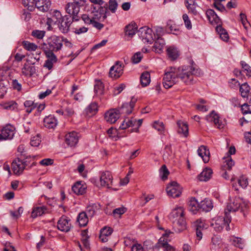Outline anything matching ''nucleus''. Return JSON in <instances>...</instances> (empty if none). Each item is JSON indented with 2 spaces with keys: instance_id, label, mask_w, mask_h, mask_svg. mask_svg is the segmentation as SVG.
Listing matches in <instances>:
<instances>
[{
  "instance_id": "nucleus-43",
  "label": "nucleus",
  "mask_w": 251,
  "mask_h": 251,
  "mask_svg": "<svg viewBox=\"0 0 251 251\" xmlns=\"http://www.w3.org/2000/svg\"><path fill=\"white\" fill-rule=\"evenodd\" d=\"M22 44L24 48L28 51H35L38 48L36 44L27 41H23Z\"/></svg>"
},
{
  "instance_id": "nucleus-24",
  "label": "nucleus",
  "mask_w": 251,
  "mask_h": 251,
  "mask_svg": "<svg viewBox=\"0 0 251 251\" xmlns=\"http://www.w3.org/2000/svg\"><path fill=\"white\" fill-rule=\"evenodd\" d=\"M198 153L204 163H207L210 158V152L205 146L202 145L198 150Z\"/></svg>"
},
{
  "instance_id": "nucleus-18",
  "label": "nucleus",
  "mask_w": 251,
  "mask_h": 251,
  "mask_svg": "<svg viewBox=\"0 0 251 251\" xmlns=\"http://www.w3.org/2000/svg\"><path fill=\"white\" fill-rule=\"evenodd\" d=\"M71 224L66 217H61L57 222V228L61 231L68 232L71 228Z\"/></svg>"
},
{
  "instance_id": "nucleus-21",
  "label": "nucleus",
  "mask_w": 251,
  "mask_h": 251,
  "mask_svg": "<svg viewBox=\"0 0 251 251\" xmlns=\"http://www.w3.org/2000/svg\"><path fill=\"white\" fill-rule=\"evenodd\" d=\"M206 14L208 19L212 24H216L217 25H221V19L213 10L211 9H208L207 10Z\"/></svg>"
},
{
  "instance_id": "nucleus-55",
  "label": "nucleus",
  "mask_w": 251,
  "mask_h": 251,
  "mask_svg": "<svg viewBox=\"0 0 251 251\" xmlns=\"http://www.w3.org/2000/svg\"><path fill=\"white\" fill-rule=\"evenodd\" d=\"M41 142V138L39 134H37L36 136L32 137L30 141V144L33 147H38Z\"/></svg>"
},
{
  "instance_id": "nucleus-12",
  "label": "nucleus",
  "mask_w": 251,
  "mask_h": 251,
  "mask_svg": "<svg viewBox=\"0 0 251 251\" xmlns=\"http://www.w3.org/2000/svg\"><path fill=\"white\" fill-rule=\"evenodd\" d=\"M136 101L137 99L133 97L129 103L126 102L123 103L122 105L117 109L119 110L120 114H126L128 115L132 112Z\"/></svg>"
},
{
  "instance_id": "nucleus-11",
  "label": "nucleus",
  "mask_w": 251,
  "mask_h": 251,
  "mask_svg": "<svg viewBox=\"0 0 251 251\" xmlns=\"http://www.w3.org/2000/svg\"><path fill=\"white\" fill-rule=\"evenodd\" d=\"M100 185L108 188L113 185V176L109 171L102 173L100 177Z\"/></svg>"
},
{
  "instance_id": "nucleus-62",
  "label": "nucleus",
  "mask_w": 251,
  "mask_h": 251,
  "mask_svg": "<svg viewBox=\"0 0 251 251\" xmlns=\"http://www.w3.org/2000/svg\"><path fill=\"white\" fill-rule=\"evenodd\" d=\"M240 21H241L243 25L244 26V28L245 29H247L248 25H249V23L248 21H247L246 15L245 14L241 13L240 14Z\"/></svg>"
},
{
  "instance_id": "nucleus-6",
  "label": "nucleus",
  "mask_w": 251,
  "mask_h": 251,
  "mask_svg": "<svg viewBox=\"0 0 251 251\" xmlns=\"http://www.w3.org/2000/svg\"><path fill=\"white\" fill-rule=\"evenodd\" d=\"M140 38L144 43L151 44L154 39L152 36V30L151 28L144 26L140 28L138 31Z\"/></svg>"
},
{
  "instance_id": "nucleus-26",
  "label": "nucleus",
  "mask_w": 251,
  "mask_h": 251,
  "mask_svg": "<svg viewBox=\"0 0 251 251\" xmlns=\"http://www.w3.org/2000/svg\"><path fill=\"white\" fill-rule=\"evenodd\" d=\"M48 59L45 61L44 67L47 68L49 70L52 69L53 64L56 62L57 59L54 53H45Z\"/></svg>"
},
{
  "instance_id": "nucleus-2",
  "label": "nucleus",
  "mask_w": 251,
  "mask_h": 251,
  "mask_svg": "<svg viewBox=\"0 0 251 251\" xmlns=\"http://www.w3.org/2000/svg\"><path fill=\"white\" fill-rule=\"evenodd\" d=\"M63 37L55 35L48 38L46 43L43 44L42 48L45 53H54L61 50L63 46Z\"/></svg>"
},
{
  "instance_id": "nucleus-3",
  "label": "nucleus",
  "mask_w": 251,
  "mask_h": 251,
  "mask_svg": "<svg viewBox=\"0 0 251 251\" xmlns=\"http://www.w3.org/2000/svg\"><path fill=\"white\" fill-rule=\"evenodd\" d=\"M231 220V216L226 211L224 216H219L215 220H212L211 226L218 232L222 231L224 227H226L227 231H229L231 229L229 226Z\"/></svg>"
},
{
  "instance_id": "nucleus-14",
  "label": "nucleus",
  "mask_w": 251,
  "mask_h": 251,
  "mask_svg": "<svg viewBox=\"0 0 251 251\" xmlns=\"http://www.w3.org/2000/svg\"><path fill=\"white\" fill-rule=\"evenodd\" d=\"M242 202V200L240 198H235L230 202L228 203L226 208L225 209V212L227 211L228 213L231 212H236L238 210L241 206Z\"/></svg>"
},
{
  "instance_id": "nucleus-8",
  "label": "nucleus",
  "mask_w": 251,
  "mask_h": 251,
  "mask_svg": "<svg viewBox=\"0 0 251 251\" xmlns=\"http://www.w3.org/2000/svg\"><path fill=\"white\" fill-rule=\"evenodd\" d=\"M124 66L122 62L117 61L115 64L111 67L109 75L111 78L117 79L120 77L123 73Z\"/></svg>"
},
{
  "instance_id": "nucleus-28",
  "label": "nucleus",
  "mask_w": 251,
  "mask_h": 251,
  "mask_svg": "<svg viewBox=\"0 0 251 251\" xmlns=\"http://www.w3.org/2000/svg\"><path fill=\"white\" fill-rule=\"evenodd\" d=\"M213 207L212 201L208 199H205L199 203V209L205 212L210 211Z\"/></svg>"
},
{
  "instance_id": "nucleus-16",
  "label": "nucleus",
  "mask_w": 251,
  "mask_h": 251,
  "mask_svg": "<svg viewBox=\"0 0 251 251\" xmlns=\"http://www.w3.org/2000/svg\"><path fill=\"white\" fill-rule=\"evenodd\" d=\"M120 111L117 109H111L105 114V119L110 124L115 123L119 118Z\"/></svg>"
},
{
  "instance_id": "nucleus-13",
  "label": "nucleus",
  "mask_w": 251,
  "mask_h": 251,
  "mask_svg": "<svg viewBox=\"0 0 251 251\" xmlns=\"http://www.w3.org/2000/svg\"><path fill=\"white\" fill-rule=\"evenodd\" d=\"M205 119L209 122H213L215 126L219 129L223 128L225 126V123L220 120L219 115L214 111H212L209 115L206 116Z\"/></svg>"
},
{
  "instance_id": "nucleus-49",
  "label": "nucleus",
  "mask_w": 251,
  "mask_h": 251,
  "mask_svg": "<svg viewBox=\"0 0 251 251\" xmlns=\"http://www.w3.org/2000/svg\"><path fill=\"white\" fill-rule=\"evenodd\" d=\"M98 105L96 102L91 103L87 108V112L91 115L95 114L98 111Z\"/></svg>"
},
{
  "instance_id": "nucleus-15",
  "label": "nucleus",
  "mask_w": 251,
  "mask_h": 251,
  "mask_svg": "<svg viewBox=\"0 0 251 251\" xmlns=\"http://www.w3.org/2000/svg\"><path fill=\"white\" fill-rule=\"evenodd\" d=\"M79 136L75 131L68 133L65 136V143L70 147H75L78 143Z\"/></svg>"
},
{
  "instance_id": "nucleus-57",
  "label": "nucleus",
  "mask_w": 251,
  "mask_h": 251,
  "mask_svg": "<svg viewBox=\"0 0 251 251\" xmlns=\"http://www.w3.org/2000/svg\"><path fill=\"white\" fill-rule=\"evenodd\" d=\"M195 226L196 227V229L198 228V229L200 230L207 228L206 225L201 219L197 220L195 222Z\"/></svg>"
},
{
  "instance_id": "nucleus-60",
  "label": "nucleus",
  "mask_w": 251,
  "mask_h": 251,
  "mask_svg": "<svg viewBox=\"0 0 251 251\" xmlns=\"http://www.w3.org/2000/svg\"><path fill=\"white\" fill-rule=\"evenodd\" d=\"M182 18L184 21L186 27L188 29H191L192 24L188 15L186 14H183L182 16Z\"/></svg>"
},
{
  "instance_id": "nucleus-34",
  "label": "nucleus",
  "mask_w": 251,
  "mask_h": 251,
  "mask_svg": "<svg viewBox=\"0 0 251 251\" xmlns=\"http://www.w3.org/2000/svg\"><path fill=\"white\" fill-rule=\"evenodd\" d=\"M100 205L97 203L89 204L86 208V213L90 218L92 217L100 209Z\"/></svg>"
},
{
  "instance_id": "nucleus-42",
  "label": "nucleus",
  "mask_w": 251,
  "mask_h": 251,
  "mask_svg": "<svg viewBox=\"0 0 251 251\" xmlns=\"http://www.w3.org/2000/svg\"><path fill=\"white\" fill-rule=\"evenodd\" d=\"M216 29L221 39L223 41H226L228 39V35L226 30L221 25H217Z\"/></svg>"
},
{
  "instance_id": "nucleus-25",
  "label": "nucleus",
  "mask_w": 251,
  "mask_h": 251,
  "mask_svg": "<svg viewBox=\"0 0 251 251\" xmlns=\"http://www.w3.org/2000/svg\"><path fill=\"white\" fill-rule=\"evenodd\" d=\"M212 174L213 171L212 169L206 167L198 176V178L201 181H207L211 178Z\"/></svg>"
},
{
  "instance_id": "nucleus-54",
  "label": "nucleus",
  "mask_w": 251,
  "mask_h": 251,
  "mask_svg": "<svg viewBox=\"0 0 251 251\" xmlns=\"http://www.w3.org/2000/svg\"><path fill=\"white\" fill-rule=\"evenodd\" d=\"M240 64L247 76L251 77V67L244 61H241Z\"/></svg>"
},
{
  "instance_id": "nucleus-63",
  "label": "nucleus",
  "mask_w": 251,
  "mask_h": 251,
  "mask_svg": "<svg viewBox=\"0 0 251 251\" xmlns=\"http://www.w3.org/2000/svg\"><path fill=\"white\" fill-rule=\"evenodd\" d=\"M238 184L243 188L246 187L248 185L247 179L243 176L240 177L238 180Z\"/></svg>"
},
{
  "instance_id": "nucleus-53",
  "label": "nucleus",
  "mask_w": 251,
  "mask_h": 251,
  "mask_svg": "<svg viewBox=\"0 0 251 251\" xmlns=\"http://www.w3.org/2000/svg\"><path fill=\"white\" fill-rule=\"evenodd\" d=\"M232 244L241 249H243L245 246L243 240L240 238H234L232 240Z\"/></svg>"
},
{
  "instance_id": "nucleus-29",
  "label": "nucleus",
  "mask_w": 251,
  "mask_h": 251,
  "mask_svg": "<svg viewBox=\"0 0 251 251\" xmlns=\"http://www.w3.org/2000/svg\"><path fill=\"white\" fill-rule=\"evenodd\" d=\"M57 120L52 115L46 117L44 119V125L48 128H54L57 126Z\"/></svg>"
},
{
  "instance_id": "nucleus-50",
  "label": "nucleus",
  "mask_w": 251,
  "mask_h": 251,
  "mask_svg": "<svg viewBox=\"0 0 251 251\" xmlns=\"http://www.w3.org/2000/svg\"><path fill=\"white\" fill-rule=\"evenodd\" d=\"M173 156L172 151L171 147L168 146L165 148V151L163 155V159L165 161H168Z\"/></svg>"
},
{
  "instance_id": "nucleus-5",
  "label": "nucleus",
  "mask_w": 251,
  "mask_h": 251,
  "mask_svg": "<svg viewBox=\"0 0 251 251\" xmlns=\"http://www.w3.org/2000/svg\"><path fill=\"white\" fill-rule=\"evenodd\" d=\"M83 6L75 1L67 3L64 9L66 12L72 18L73 21H77L80 18L79 12L81 7Z\"/></svg>"
},
{
  "instance_id": "nucleus-41",
  "label": "nucleus",
  "mask_w": 251,
  "mask_h": 251,
  "mask_svg": "<svg viewBox=\"0 0 251 251\" xmlns=\"http://www.w3.org/2000/svg\"><path fill=\"white\" fill-rule=\"evenodd\" d=\"M250 88L247 83L242 84L240 86V92L241 95L243 98H247L249 96Z\"/></svg>"
},
{
  "instance_id": "nucleus-22",
  "label": "nucleus",
  "mask_w": 251,
  "mask_h": 251,
  "mask_svg": "<svg viewBox=\"0 0 251 251\" xmlns=\"http://www.w3.org/2000/svg\"><path fill=\"white\" fill-rule=\"evenodd\" d=\"M183 218H184V211L181 207L174 209L169 215V219L172 222Z\"/></svg>"
},
{
  "instance_id": "nucleus-35",
  "label": "nucleus",
  "mask_w": 251,
  "mask_h": 251,
  "mask_svg": "<svg viewBox=\"0 0 251 251\" xmlns=\"http://www.w3.org/2000/svg\"><path fill=\"white\" fill-rule=\"evenodd\" d=\"M137 26L135 23H132L127 25L125 27L126 35L131 37L136 33Z\"/></svg>"
},
{
  "instance_id": "nucleus-37",
  "label": "nucleus",
  "mask_w": 251,
  "mask_h": 251,
  "mask_svg": "<svg viewBox=\"0 0 251 251\" xmlns=\"http://www.w3.org/2000/svg\"><path fill=\"white\" fill-rule=\"evenodd\" d=\"M151 82L150 74L148 72H143L140 76V82L143 87L148 86Z\"/></svg>"
},
{
  "instance_id": "nucleus-32",
  "label": "nucleus",
  "mask_w": 251,
  "mask_h": 251,
  "mask_svg": "<svg viewBox=\"0 0 251 251\" xmlns=\"http://www.w3.org/2000/svg\"><path fill=\"white\" fill-rule=\"evenodd\" d=\"M36 69L34 66L25 65L22 69V73L23 75L31 77L36 73Z\"/></svg>"
},
{
  "instance_id": "nucleus-23",
  "label": "nucleus",
  "mask_w": 251,
  "mask_h": 251,
  "mask_svg": "<svg viewBox=\"0 0 251 251\" xmlns=\"http://www.w3.org/2000/svg\"><path fill=\"white\" fill-rule=\"evenodd\" d=\"M175 230L180 232L186 228V223L184 217L172 222Z\"/></svg>"
},
{
  "instance_id": "nucleus-1",
  "label": "nucleus",
  "mask_w": 251,
  "mask_h": 251,
  "mask_svg": "<svg viewBox=\"0 0 251 251\" xmlns=\"http://www.w3.org/2000/svg\"><path fill=\"white\" fill-rule=\"evenodd\" d=\"M178 79L180 78L187 85L192 84L194 76H200L202 74L201 71L192 66H182L176 68Z\"/></svg>"
},
{
  "instance_id": "nucleus-10",
  "label": "nucleus",
  "mask_w": 251,
  "mask_h": 251,
  "mask_svg": "<svg viewBox=\"0 0 251 251\" xmlns=\"http://www.w3.org/2000/svg\"><path fill=\"white\" fill-rule=\"evenodd\" d=\"M15 127L12 125L6 126L0 133V141L2 140L11 139L14 135Z\"/></svg>"
},
{
  "instance_id": "nucleus-19",
  "label": "nucleus",
  "mask_w": 251,
  "mask_h": 251,
  "mask_svg": "<svg viewBox=\"0 0 251 251\" xmlns=\"http://www.w3.org/2000/svg\"><path fill=\"white\" fill-rule=\"evenodd\" d=\"M50 0H36L35 6L40 11L47 12L50 7Z\"/></svg>"
},
{
  "instance_id": "nucleus-4",
  "label": "nucleus",
  "mask_w": 251,
  "mask_h": 251,
  "mask_svg": "<svg viewBox=\"0 0 251 251\" xmlns=\"http://www.w3.org/2000/svg\"><path fill=\"white\" fill-rule=\"evenodd\" d=\"M163 80V86L166 89H169L175 84L178 81L176 68L168 69L164 74Z\"/></svg>"
},
{
  "instance_id": "nucleus-33",
  "label": "nucleus",
  "mask_w": 251,
  "mask_h": 251,
  "mask_svg": "<svg viewBox=\"0 0 251 251\" xmlns=\"http://www.w3.org/2000/svg\"><path fill=\"white\" fill-rule=\"evenodd\" d=\"M165 43V41L161 37L157 38L155 41L153 49L156 52L160 53L163 49Z\"/></svg>"
},
{
  "instance_id": "nucleus-58",
  "label": "nucleus",
  "mask_w": 251,
  "mask_h": 251,
  "mask_svg": "<svg viewBox=\"0 0 251 251\" xmlns=\"http://www.w3.org/2000/svg\"><path fill=\"white\" fill-rule=\"evenodd\" d=\"M45 34V32L42 30H35L32 32L31 35L39 39H42Z\"/></svg>"
},
{
  "instance_id": "nucleus-44",
  "label": "nucleus",
  "mask_w": 251,
  "mask_h": 251,
  "mask_svg": "<svg viewBox=\"0 0 251 251\" xmlns=\"http://www.w3.org/2000/svg\"><path fill=\"white\" fill-rule=\"evenodd\" d=\"M103 85L100 81H96L94 85V91L98 95H100L103 93Z\"/></svg>"
},
{
  "instance_id": "nucleus-31",
  "label": "nucleus",
  "mask_w": 251,
  "mask_h": 251,
  "mask_svg": "<svg viewBox=\"0 0 251 251\" xmlns=\"http://www.w3.org/2000/svg\"><path fill=\"white\" fill-rule=\"evenodd\" d=\"M113 230L109 227H104L100 231V239L102 242H106L108 241V237L111 234Z\"/></svg>"
},
{
  "instance_id": "nucleus-36",
  "label": "nucleus",
  "mask_w": 251,
  "mask_h": 251,
  "mask_svg": "<svg viewBox=\"0 0 251 251\" xmlns=\"http://www.w3.org/2000/svg\"><path fill=\"white\" fill-rule=\"evenodd\" d=\"M167 52L168 57L173 60L176 59L179 55L177 49L173 46L169 47Z\"/></svg>"
},
{
  "instance_id": "nucleus-39",
  "label": "nucleus",
  "mask_w": 251,
  "mask_h": 251,
  "mask_svg": "<svg viewBox=\"0 0 251 251\" xmlns=\"http://www.w3.org/2000/svg\"><path fill=\"white\" fill-rule=\"evenodd\" d=\"M64 18L60 11L55 10L52 12L51 17L50 18L51 22L54 24H57Z\"/></svg>"
},
{
  "instance_id": "nucleus-47",
  "label": "nucleus",
  "mask_w": 251,
  "mask_h": 251,
  "mask_svg": "<svg viewBox=\"0 0 251 251\" xmlns=\"http://www.w3.org/2000/svg\"><path fill=\"white\" fill-rule=\"evenodd\" d=\"M186 6L188 9V10L196 15L197 13V12L196 10V6L194 4V2L193 0H186Z\"/></svg>"
},
{
  "instance_id": "nucleus-38",
  "label": "nucleus",
  "mask_w": 251,
  "mask_h": 251,
  "mask_svg": "<svg viewBox=\"0 0 251 251\" xmlns=\"http://www.w3.org/2000/svg\"><path fill=\"white\" fill-rule=\"evenodd\" d=\"M88 215L85 212L80 213L77 217V222L81 226H86L88 222Z\"/></svg>"
},
{
  "instance_id": "nucleus-17",
  "label": "nucleus",
  "mask_w": 251,
  "mask_h": 251,
  "mask_svg": "<svg viewBox=\"0 0 251 251\" xmlns=\"http://www.w3.org/2000/svg\"><path fill=\"white\" fill-rule=\"evenodd\" d=\"M171 234H173V233L170 231H166L158 241V244L159 247L163 248L165 251H169L172 249V246L168 244V240L167 239Z\"/></svg>"
},
{
  "instance_id": "nucleus-56",
  "label": "nucleus",
  "mask_w": 251,
  "mask_h": 251,
  "mask_svg": "<svg viewBox=\"0 0 251 251\" xmlns=\"http://www.w3.org/2000/svg\"><path fill=\"white\" fill-rule=\"evenodd\" d=\"M160 173L161 178L163 180H165L167 178L169 174V172L165 165H163L161 167L160 170Z\"/></svg>"
},
{
  "instance_id": "nucleus-46",
  "label": "nucleus",
  "mask_w": 251,
  "mask_h": 251,
  "mask_svg": "<svg viewBox=\"0 0 251 251\" xmlns=\"http://www.w3.org/2000/svg\"><path fill=\"white\" fill-rule=\"evenodd\" d=\"M145 251H154V248H160L159 247L158 243L156 245H154L150 241H146L144 243Z\"/></svg>"
},
{
  "instance_id": "nucleus-64",
  "label": "nucleus",
  "mask_w": 251,
  "mask_h": 251,
  "mask_svg": "<svg viewBox=\"0 0 251 251\" xmlns=\"http://www.w3.org/2000/svg\"><path fill=\"white\" fill-rule=\"evenodd\" d=\"M142 58V56L141 53L138 52L132 56V61L134 63H138L139 62H140Z\"/></svg>"
},
{
  "instance_id": "nucleus-40",
  "label": "nucleus",
  "mask_w": 251,
  "mask_h": 251,
  "mask_svg": "<svg viewBox=\"0 0 251 251\" xmlns=\"http://www.w3.org/2000/svg\"><path fill=\"white\" fill-rule=\"evenodd\" d=\"M46 210V208L44 206L36 207L33 209L31 216L33 218H35L37 216L42 215Z\"/></svg>"
},
{
  "instance_id": "nucleus-7",
  "label": "nucleus",
  "mask_w": 251,
  "mask_h": 251,
  "mask_svg": "<svg viewBox=\"0 0 251 251\" xmlns=\"http://www.w3.org/2000/svg\"><path fill=\"white\" fill-rule=\"evenodd\" d=\"M166 191L169 196L177 198L181 193V188L177 182L173 181L167 186Z\"/></svg>"
},
{
  "instance_id": "nucleus-27",
  "label": "nucleus",
  "mask_w": 251,
  "mask_h": 251,
  "mask_svg": "<svg viewBox=\"0 0 251 251\" xmlns=\"http://www.w3.org/2000/svg\"><path fill=\"white\" fill-rule=\"evenodd\" d=\"M86 185L82 182H77L72 186L73 191L77 195H83L86 192Z\"/></svg>"
},
{
  "instance_id": "nucleus-51",
  "label": "nucleus",
  "mask_w": 251,
  "mask_h": 251,
  "mask_svg": "<svg viewBox=\"0 0 251 251\" xmlns=\"http://www.w3.org/2000/svg\"><path fill=\"white\" fill-rule=\"evenodd\" d=\"M221 242V240L219 237L217 236L213 237L211 239V249L216 251L218 248H219V245Z\"/></svg>"
},
{
  "instance_id": "nucleus-30",
  "label": "nucleus",
  "mask_w": 251,
  "mask_h": 251,
  "mask_svg": "<svg viewBox=\"0 0 251 251\" xmlns=\"http://www.w3.org/2000/svg\"><path fill=\"white\" fill-rule=\"evenodd\" d=\"M177 125L178 126L177 132L184 137H187L189 133L187 124L179 120L177 121Z\"/></svg>"
},
{
  "instance_id": "nucleus-52",
  "label": "nucleus",
  "mask_w": 251,
  "mask_h": 251,
  "mask_svg": "<svg viewBox=\"0 0 251 251\" xmlns=\"http://www.w3.org/2000/svg\"><path fill=\"white\" fill-rule=\"evenodd\" d=\"M0 106L4 109L13 110L17 108V103L11 101L9 102L0 104Z\"/></svg>"
},
{
  "instance_id": "nucleus-48",
  "label": "nucleus",
  "mask_w": 251,
  "mask_h": 251,
  "mask_svg": "<svg viewBox=\"0 0 251 251\" xmlns=\"http://www.w3.org/2000/svg\"><path fill=\"white\" fill-rule=\"evenodd\" d=\"M118 3L116 0H109L108 5L106 7L111 13H115L118 7Z\"/></svg>"
},
{
  "instance_id": "nucleus-20",
  "label": "nucleus",
  "mask_w": 251,
  "mask_h": 251,
  "mask_svg": "<svg viewBox=\"0 0 251 251\" xmlns=\"http://www.w3.org/2000/svg\"><path fill=\"white\" fill-rule=\"evenodd\" d=\"M72 23L70 18L67 16H65L64 18L58 22L57 25L59 26V30L62 33H67L69 30V27Z\"/></svg>"
},
{
  "instance_id": "nucleus-45",
  "label": "nucleus",
  "mask_w": 251,
  "mask_h": 251,
  "mask_svg": "<svg viewBox=\"0 0 251 251\" xmlns=\"http://www.w3.org/2000/svg\"><path fill=\"white\" fill-rule=\"evenodd\" d=\"M22 4L30 11H33L35 6V0H22Z\"/></svg>"
},
{
  "instance_id": "nucleus-61",
  "label": "nucleus",
  "mask_w": 251,
  "mask_h": 251,
  "mask_svg": "<svg viewBox=\"0 0 251 251\" xmlns=\"http://www.w3.org/2000/svg\"><path fill=\"white\" fill-rule=\"evenodd\" d=\"M81 19L86 24L90 25L92 24L95 18L94 17H90L87 14H83L81 16Z\"/></svg>"
},
{
  "instance_id": "nucleus-9",
  "label": "nucleus",
  "mask_w": 251,
  "mask_h": 251,
  "mask_svg": "<svg viewBox=\"0 0 251 251\" xmlns=\"http://www.w3.org/2000/svg\"><path fill=\"white\" fill-rule=\"evenodd\" d=\"M27 165L26 161L17 158L12 163V169L15 174L20 175L23 173Z\"/></svg>"
},
{
  "instance_id": "nucleus-59",
  "label": "nucleus",
  "mask_w": 251,
  "mask_h": 251,
  "mask_svg": "<svg viewBox=\"0 0 251 251\" xmlns=\"http://www.w3.org/2000/svg\"><path fill=\"white\" fill-rule=\"evenodd\" d=\"M132 126H133V122L132 120L128 119L126 121V120H125L120 126V128L122 129H125Z\"/></svg>"
}]
</instances>
